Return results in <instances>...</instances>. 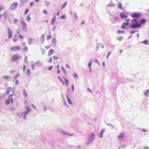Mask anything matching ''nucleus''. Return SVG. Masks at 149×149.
Segmentation results:
<instances>
[{
	"instance_id": "39448f33",
	"label": "nucleus",
	"mask_w": 149,
	"mask_h": 149,
	"mask_svg": "<svg viewBox=\"0 0 149 149\" xmlns=\"http://www.w3.org/2000/svg\"><path fill=\"white\" fill-rule=\"evenodd\" d=\"M141 26V24L138 23L134 24L131 25L130 27V28H132L133 29H138L140 28Z\"/></svg>"
},
{
	"instance_id": "72a5a7b5",
	"label": "nucleus",
	"mask_w": 149,
	"mask_h": 149,
	"mask_svg": "<svg viewBox=\"0 0 149 149\" xmlns=\"http://www.w3.org/2000/svg\"><path fill=\"white\" fill-rule=\"evenodd\" d=\"M4 9V8L3 6L0 5V11Z\"/></svg>"
},
{
	"instance_id": "1a4fd4ad",
	"label": "nucleus",
	"mask_w": 149,
	"mask_h": 149,
	"mask_svg": "<svg viewBox=\"0 0 149 149\" xmlns=\"http://www.w3.org/2000/svg\"><path fill=\"white\" fill-rule=\"evenodd\" d=\"M11 92L14 93L13 89L11 87H8L6 91V94H9Z\"/></svg>"
},
{
	"instance_id": "412c9836",
	"label": "nucleus",
	"mask_w": 149,
	"mask_h": 149,
	"mask_svg": "<svg viewBox=\"0 0 149 149\" xmlns=\"http://www.w3.org/2000/svg\"><path fill=\"white\" fill-rule=\"evenodd\" d=\"M146 20L144 19H142L140 21L141 24H142L145 22Z\"/></svg>"
},
{
	"instance_id": "6e6552de",
	"label": "nucleus",
	"mask_w": 149,
	"mask_h": 149,
	"mask_svg": "<svg viewBox=\"0 0 149 149\" xmlns=\"http://www.w3.org/2000/svg\"><path fill=\"white\" fill-rule=\"evenodd\" d=\"M141 16V14L139 13H134L131 15L132 17H138Z\"/></svg>"
},
{
	"instance_id": "c85d7f7f",
	"label": "nucleus",
	"mask_w": 149,
	"mask_h": 149,
	"mask_svg": "<svg viewBox=\"0 0 149 149\" xmlns=\"http://www.w3.org/2000/svg\"><path fill=\"white\" fill-rule=\"evenodd\" d=\"M123 39V38L122 37H120L118 38L117 39L119 41H121Z\"/></svg>"
},
{
	"instance_id": "7ed1b4c3",
	"label": "nucleus",
	"mask_w": 149,
	"mask_h": 149,
	"mask_svg": "<svg viewBox=\"0 0 149 149\" xmlns=\"http://www.w3.org/2000/svg\"><path fill=\"white\" fill-rule=\"evenodd\" d=\"M22 26V29L24 31L26 32L27 31V26L26 24L24 21H22L21 22Z\"/></svg>"
},
{
	"instance_id": "a19ab883",
	"label": "nucleus",
	"mask_w": 149,
	"mask_h": 149,
	"mask_svg": "<svg viewBox=\"0 0 149 149\" xmlns=\"http://www.w3.org/2000/svg\"><path fill=\"white\" fill-rule=\"evenodd\" d=\"M27 112H26L25 115H24V119H26V115L27 114Z\"/></svg>"
},
{
	"instance_id": "b1692460",
	"label": "nucleus",
	"mask_w": 149,
	"mask_h": 149,
	"mask_svg": "<svg viewBox=\"0 0 149 149\" xmlns=\"http://www.w3.org/2000/svg\"><path fill=\"white\" fill-rule=\"evenodd\" d=\"M23 94L25 97H26L27 96V93L25 89L23 90Z\"/></svg>"
},
{
	"instance_id": "ddd939ff",
	"label": "nucleus",
	"mask_w": 149,
	"mask_h": 149,
	"mask_svg": "<svg viewBox=\"0 0 149 149\" xmlns=\"http://www.w3.org/2000/svg\"><path fill=\"white\" fill-rule=\"evenodd\" d=\"M124 136V134L123 132H122L120 133L118 136V139H122L123 138Z\"/></svg>"
},
{
	"instance_id": "a878e982",
	"label": "nucleus",
	"mask_w": 149,
	"mask_h": 149,
	"mask_svg": "<svg viewBox=\"0 0 149 149\" xmlns=\"http://www.w3.org/2000/svg\"><path fill=\"white\" fill-rule=\"evenodd\" d=\"M52 36L51 35H48L47 37V40H49L50 39L52 38Z\"/></svg>"
},
{
	"instance_id": "09e8293b",
	"label": "nucleus",
	"mask_w": 149,
	"mask_h": 149,
	"mask_svg": "<svg viewBox=\"0 0 149 149\" xmlns=\"http://www.w3.org/2000/svg\"><path fill=\"white\" fill-rule=\"evenodd\" d=\"M111 53V52H109L108 53V54L107 56V58H108V57L109 56V55H110V54Z\"/></svg>"
},
{
	"instance_id": "bb28decb",
	"label": "nucleus",
	"mask_w": 149,
	"mask_h": 149,
	"mask_svg": "<svg viewBox=\"0 0 149 149\" xmlns=\"http://www.w3.org/2000/svg\"><path fill=\"white\" fill-rule=\"evenodd\" d=\"M56 19V17L54 16V17L52 19V24H53L54 23V22L55 20Z\"/></svg>"
},
{
	"instance_id": "4be33fe9",
	"label": "nucleus",
	"mask_w": 149,
	"mask_h": 149,
	"mask_svg": "<svg viewBox=\"0 0 149 149\" xmlns=\"http://www.w3.org/2000/svg\"><path fill=\"white\" fill-rule=\"evenodd\" d=\"M56 40L55 38H53L52 40V42L54 44H55L56 42Z\"/></svg>"
},
{
	"instance_id": "79ce46f5",
	"label": "nucleus",
	"mask_w": 149,
	"mask_h": 149,
	"mask_svg": "<svg viewBox=\"0 0 149 149\" xmlns=\"http://www.w3.org/2000/svg\"><path fill=\"white\" fill-rule=\"evenodd\" d=\"M43 13L47 14V11L45 10H44L43 11Z\"/></svg>"
},
{
	"instance_id": "393cba45",
	"label": "nucleus",
	"mask_w": 149,
	"mask_h": 149,
	"mask_svg": "<svg viewBox=\"0 0 149 149\" xmlns=\"http://www.w3.org/2000/svg\"><path fill=\"white\" fill-rule=\"evenodd\" d=\"M67 98L68 102L70 104H71V101L70 99L69 98L68 95H67Z\"/></svg>"
},
{
	"instance_id": "4d7b16f0",
	"label": "nucleus",
	"mask_w": 149,
	"mask_h": 149,
	"mask_svg": "<svg viewBox=\"0 0 149 149\" xmlns=\"http://www.w3.org/2000/svg\"><path fill=\"white\" fill-rule=\"evenodd\" d=\"M135 32H136V31H132L131 32L130 34H132L133 33H135Z\"/></svg>"
},
{
	"instance_id": "f704fd0d",
	"label": "nucleus",
	"mask_w": 149,
	"mask_h": 149,
	"mask_svg": "<svg viewBox=\"0 0 149 149\" xmlns=\"http://www.w3.org/2000/svg\"><path fill=\"white\" fill-rule=\"evenodd\" d=\"M30 18L29 16H27L26 18V20L27 21H29L30 20Z\"/></svg>"
},
{
	"instance_id": "0eeeda50",
	"label": "nucleus",
	"mask_w": 149,
	"mask_h": 149,
	"mask_svg": "<svg viewBox=\"0 0 149 149\" xmlns=\"http://www.w3.org/2000/svg\"><path fill=\"white\" fill-rule=\"evenodd\" d=\"M8 35V38L9 39H11L12 36L13 32L9 28L7 29Z\"/></svg>"
},
{
	"instance_id": "f3484780",
	"label": "nucleus",
	"mask_w": 149,
	"mask_h": 149,
	"mask_svg": "<svg viewBox=\"0 0 149 149\" xmlns=\"http://www.w3.org/2000/svg\"><path fill=\"white\" fill-rule=\"evenodd\" d=\"M104 130H102L101 132H100L99 134V136L100 137L102 138V137L103 133L104 132Z\"/></svg>"
},
{
	"instance_id": "69168bd1",
	"label": "nucleus",
	"mask_w": 149,
	"mask_h": 149,
	"mask_svg": "<svg viewBox=\"0 0 149 149\" xmlns=\"http://www.w3.org/2000/svg\"><path fill=\"white\" fill-rule=\"evenodd\" d=\"M32 106L33 108H36V107H35V106L34 105H33V104H32Z\"/></svg>"
},
{
	"instance_id": "bf43d9fd",
	"label": "nucleus",
	"mask_w": 149,
	"mask_h": 149,
	"mask_svg": "<svg viewBox=\"0 0 149 149\" xmlns=\"http://www.w3.org/2000/svg\"><path fill=\"white\" fill-rule=\"evenodd\" d=\"M65 15H64L63 16H61V18L62 19H63V18H65Z\"/></svg>"
},
{
	"instance_id": "603ef678",
	"label": "nucleus",
	"mask_w": 149,
	"mask_h": 149,
	"mask_svg": "<svg viewBox=\"0 0 149 149\" xmlns=\"http://www.w3.org/2000/svg\"><path fill=\"white\" fill-rule=\"evenodd\" d=\"M88 91L90 92H91V89L89 88H88L87 89Z\"/></svg>"
},
{
	"instance_id": "774afa93",
	"label": "nucleus",
	"mask_w": 149,
	"mask_h": 149,
	"mask_svg": "<svg viewBox=\"0 0 149 149\" xmlns=\"http://www.w3.org/2000/svg\"><path fill=\"white\" fill-rule=\"evenodd\" d=\"M34 1L35 2H38L39 1V0H35Z\"/></svg>"
},
{
	"instance_id": "cd10ccee",
	"label": "nucleus",
	"mask_w": 149,
	"mask_h": 149,
	"mask_svg": "<svg viewBox=\"0 0 149 149\" xmlns=\"http://www.w3.org/2000/svg\"><path fill=\"white\" fill-rule=\"evenodd\" d=\"M3 16L6 19L7 17V15L6 13H4L3 14Z\"/></svg>"
},
{
	"instance_id": "13d9d810",
	"label": "nucleus",
	"mask_w": 149,
	"mask_h": 149,
	"mask_svg": "<svg viewBox=\"0 0 149 149\" xmlns=\"http://www.w3.org/2000/svg\"><path fill=\"white\" fill-rule=\"evenodd\" d=\"M18 83V81L17 80L15 82V84L16 85H17Z\"/></svg>"
},
{
	"instance_id": "052dcab7",
	"label": "nucleus",
	"mask_w": 149,
	"mask_h": 149,
	"mask_svg": "<svg viewBox=\"0 0 149 149\" xmlns=\"http://www.w3.org/2000/svg\"><path fill=\"white\" fill-rule=\"evenodd\" d=\"M13 41L14 42H15V41H16L17 40V39L16 38H13Z\"/></svg>"
},
{
	"instance_id": "e2e57ef3",
	"label": "nucleus",
	"mask_w": 149,
	"mask_h": 149,
	"mask_svg": "<svg viewBox=\"0 0 149 149\" xmlns=\"http://www.w3.org/2000/svg\"><path fill=\"white\" fill-rule=\"evenodd\" d=\"M91 136H92L93 137H94V134L93 133H92L91 134Z\"/></svg>"
},
{
	"instance_id": "dca6fc26",
	"label": "nucleus",
	"mask_w": 149,
	"mask_h": 149,
	"mask_svg": "<svg viewBox=\"0 0 149 149\" xmlns=\"http://www.w3.org/2000/svg\"><path fill=\"white\" fill-rule=\"evenodd\" d=\"M92 61L91 60H90L88 63V66L90 69H91V65H92Z\"/></svg>"
},
{
	"instance_id": "423d86ee",
	"label": "nucleus",
	"mask_w": 149,
	"mask_h": 149,
	"mask_svg": "<svg viewBox=\"0 0 149 149\" xmlns=\"http://www.w3.org/2000/svg\"><path fill=\"white\" fill-rule=\"evenodd\" d=\"M18 3L17 2H14L10 6V9L11 10H14L17 8Z\"/></svg>"
},
{
	"instance_id": "a211bd4d",
	"label": "nucleus",
	"mask_w": 149,
	"mask_h": 149,
	"mask_svg": "<svg viewBox=\"0 0 149 149\" xmlns=\"http://www.w3.org/2000/svg\"><path fill=\"white\" fill-rule=\"evenodd\" d=\"M144 44L145 45H148V40H144L143 42Z\"/></svg>"
},
{
	"instance_id": "f03ea898",
	"label": "nucleus",
	"mask_w": 149,
	"mask_h": 149,
	"mask_svg": "<svg viewBox=\"0 0 149 149\" xmlns=\"http://www.w3.org/2000/svg\"><path fill=\"white\" fill-rule=\"evenodd\" d=\"M21 49V48L20 47L18 46H13L10 48V50L13 52L20 51Z\"/></svg>"
},
{
	"instance_id": "6ab92c4d",
	"label": "nucleus",
	"mask_w": 149,
	"mask_h": 149,
	"mask_svg": "<svg viewBox=\"0 0 149 149\" xmlns=\"http://www.w3.org/2000/svg\"><path fill=\"white\" fill-rule=\"evenodd\" d=\"M3 78L6 80H8L9 79V76L7 75L4 76L3 77Z\"/></svg>"
},
{
	"instance_id": "680f3d73",
	"label": "nucleus",
	"mask_w": 149,
	"mask_h": 149,
	"mask_svg": "<svg viewBox=\"0 0 149 149\" xmlns=\"http://www.w3.org/2000/svg\"><path fill=\"white\" fill-rule=\"evenodd\" d=\"M45 22L46 23H47L48 22V20H45L43 22Z\"/></svg>"
},
{
	"instance_id": "c9c22d12",
	"label": "nucleus",
	"mask_w": 149,
	"mask_h": 149,
	"mask_svg": "<svg viewBox=\"0 0 149 149\" xmlns=\"http://www.w3.org/2000/svg\"><path fill=\"white\" fill-rule=\"evenodd\" d=\"M52 61V58L51 57L50 58H49V59H48V62H49V63H51Z\"/></svg>"
},
{
	"instance_id": "864d4df0",
	"label": "nucleus",
	"mask_w": 149,
	"mask_h": 149,
	"mask_svg": "<svg viewBox=\"0 0 149 149\" xmlns=\"http://www.w3.org/2000/svg\"><path fill=\"white\" fill-rule=\"evenodd\" d=\"M33 4V2H31L30 4V6L31 7L32 6Z\"/></svg>"
},
{
	"instance_id": "f257e3e1",
	"label": "nucleus",
	"mask_w": 149,
	"mask_h": 149,
	"mask_svg": "<svg viewBox=\"0 0 149 149\" xmlns=\"http://www.w3.org/2000/svg\"><path fill=\"white\" fill-rule=\"evenodd\" d=\"M5 103L7 105H8L10 103H13V95L12 94H11L9 95L7 99L5 101Z\"/></svg>"
},
{
	"instance_id": "de8ad7c7",
	"label": "nucleus",
	"mask_w": 149,
	"mask_h": 149,
	"mask_svg": "<svg viewBox=\"0 0 149 149\" xmlns=\"http://www.w3.org/2000/svg\"><path fill=\"white\" fill-rule=\"evenodd\" d=\"M26 65H25L24 66V67H23V71L24 72V70L26 68Z\"/></svg>"
},
{
	"instance_id": "5701e85b",
	"label": "nucleus",
	"mask_w": 149,
	"mask_h": 149,
	"mask_svg": "<svg viewBox=\"0 0 149 149\" xmlns=\"http://www.w3.org/2000/svg\"><path fill=\"white\" fill-rule=\"evenodd\" d=\"M28 50V49L27 47H25L23 49V52H27Z\"/></svg>"
},
{
	"instance_id": "6e6d98bb",
	"label": "nucleus",
	"mask_w": 149,
	"mask_h": 149,
	"mask_svg": "<svg viewBox=\"0 0 149 149\" xmlns=\"http://www.w3.org/2000/svg\"><path fill=\"white\" fill-rule=\"evenodd\" d=\"M19 74H18L17 75H16L15 76V78H17L19 76Z\"/></svg>"
},
{
	"instance_id": "3c124183",
	"label": "nucleus",
	"mask_w": 149,
	"mask_h": 149,
	"mask_svg": "<svg viewBox=\"0 0 149 149\" xmlns=\"http://www.w3.org/2000/svg\"><path fill=\"white\" fill-rule=\"evenodd\" d=\"M19 37L20 38H23V36L21 35H19Z\"/></svg>"
},
{
	"instance_id": "4468645a",
	"label": "nucleus",
	"mask_w": 149,
	"mask_h": 149,
	"mask_svg": "<svg viewBox=\"0 0 149 149\" xmlns=\"http://www.w3.org/2000/svg\"><path fill=\"white\" fill-rule=\"evenodd\" d=\"M26 73L27 76H29L31 74V71L30 69H28L26 71Z\"/></svg>"
},
{
	"instance_id": "aec40b11",
	"label": "nucleus",
	"mask_w": 149,
	"mask_h": 149,
	"mask_svg": "<svg viewBox=\"0 0 149 149\" xmlns=\"http://www.w3.org/2000/svg\"><path fill=\"white\" fill-rule=\"evenodd\" d=\"M67 2H65L62 5V6L61 7V9H63L67 5Z\"/></svg>"
},
{
	"instance_id": "a18cd8bd",
	"label": "nucleus",
	"mask_w": 149,
	"mask_h": 149,
	"mask_svg": "<svg viewBox=\"0 0 149 149\" xmlns=\"http://www.w3.org/2000/svg\"><path fill=\"white\" fill-rule=\"evenodd\" d=\"M26 109L29 111H30V109L29 107H26Z\"/></svg>"
},
{
	"instance_id": "20e7f679",
	"label": "nucleus",
	"mask_w": 149,
	"mask_h": 149,
	"mask_svg": "<svg viewBox=\"0 0 149 149\" xmlns=\"http://www.w3.org/2000/svg\"><path fill=\"white\" fill-rule=\"evenodd\" d=\"M21 58V56L19 55H13L11 58L12 60L14 62H15L18 60L19 59Z\"/></svg>"
},
{
	"instance_id": "49530a36",
	"label": "nucleus",
	"mask_w": 149,
	"mask_h": 149,
	"mask_svg": "<svg viewBox=\"0 0 149 149\" xmlns=\"http://www.w3.org/2000/svg\"><path fill=\"white\" fill-rule=\"evenodd\" d=\"M118 33H124V31H118Z\"/></svg>"
},
{
	"instance_id": "ea45409f",
	"label": "nucleus",
	"mask_w": 149,
	"mask_h": 149,
	"mask_svg": "<svg viewBox=\"0 0 149 149\" xmlns=\"http://www.w3.org/2000/svg\"><path fill=\"white\" fill-rule=\"evenodd\" d=\"M50 47V46H46L45 47V48L46 49H48Z\"/></svg>"
},
{
	"instance_id": "9b49d317",
	"label": "nucleus",
	"mask_w": 149,
	"mask_h": 149,
	"mask_svg": "<svg viewBox=\"0 0 149 149\" xmlns=\"http://www.w3.org/2000/svg\"><path fill=\"white\" fill-rule=\"evenodd\" d=\"M120 16L121 18L122 19L126 18L127 17V15H125V14L123 13H121L120 14Z\"/></svg>"
},
{
	"instance_id": "2f4dec72",
	"label": "nucleus",
	"mask_w": 149,
	"mask_h": 149,
	"mask_svg": "<svg viewBox=\"0 0 149 149\" xmlns=\"http://www.w3.org/2000/svg\"><path fill=\"white\" fill-rule=\"evenodd\" d=\"M17 19H14L13 20V23L14 24H16L17 22Z\"/></svg>"
},
{
	"instance_id": "338daca9",
	"label": "nucleus",
	"mask_w": 149,
	"mask_h": 149,
	"mask_svg": "<svg viewBox=\"0 0 149 149\" xmlns=\"http://www.w3.org/2000/svg\"><path fill=\"white\" fill-rule=\"evenodd\" d=\"M32 68L33 69H34V67L33 65H32Z\"/></svg>"
},
{
	"instance_id": "c756f323",
	"label": "nucleus",
	"mask_w": 149,
	"mask_h": 149,
	"mask_svg": "<svg viewBox=\"0 0 149 149\" xmlns=\"http://www.w3.org/2000/svg\"><path fill=\"white\" fill-rule=\"evenodd\" d=\"M118 8L120 9H122V5L120 3H119L118 4Z\"/></svg>"
},
{
	"instance_id": "7c9ffc66",
	"label": "nucleus",
	"mask_w": 149,
	"mask_h": 149,
	"mask_svg": "<svg viewBox=\"0 0 149 149\" xmlns=\"http://www.w3.org/2000/svg\"><path fill=\"white\" fill-rule=\"evenodd\" d=\"M53 58L55 60H57L58 58V57L57 56H53Z\"/></svg>"
},
{
	"instance_id": "f8f14e48",
	"label": "nucleus",
	"mask_w": 149,
	"mask_h": 149,
	"mask_svg": "<svg viewBox=\"0 0 149 149\" xmlns=\"http://www.w3.org/2000/svg\"><path fill=\"white\" fill-rule=\"evenodd\" d=\"M54 53V50L52 49L49 50L48 52V56H50L52 55Z\"/></svg>"
},
{
	"instance_id": "e433bc0d",
	"label": "nucleus",
	"mask_w": 149,
	"mask_h": 149,
	"mask_svg": "<svg viewBox=\"0 0 149 149\" xmlns=\"http://www.w3.org/2000/svg\"><path fill=\"white\" fill-rule=\"evenodd\" d=\"M41 37L42 39H43V40H44L45 37L44 34H42L41 36Z\"/></svg>"
},
{
	"instance_id": "9d476101",
	"label": "nucleus",
	"mask_w": 149,
	"mask_h": 149,
	"mask_svg": "<svg viewBox=\"0 0 149 149\" xmlns=\"http://www.w3.org/2000/svg\"><path fill=\"white\" fill-rule=\"evenodd\" d=\"M129 23L128 22H124L122 26V28L123 29H126V27L129 24Z\"/></svg>"
},
{
	"instance_id": "c03bdc74",
	"label": "nucleus",
	"mask_w": 149,
	"mask_h": 149,
	"mask_svg": "<svg viewBox=\"0 0 149 149\" xmlns=\"http://www.w3.org/2000/svg\"><path fill=\"white\" fill-rule=\"evenodd\" d=\"M58 79H59V80H60V81H61L62 83H63V81L61 79V78L60 77H58Z\"/></svg>"
},
{
	"instance_id": "4c0bfd02",
	"label": "nucleus",
	"mask_w": 149,
	"mask_h": 149,
	"mask_svg": "<svg viewBox=\"0 0 149 149\" xmlns=\"http://www.w3.org/2000/svg\"><path fill=\"white\" fill-rule=\"evenodd\" d=\"M73 76L74 77H75V78H77L78 77L77 75L76 74H74L73 75Z\"/></svg>"
},
{
	"instance_id": "2eb2a0df",
	"label": "nucleus",
	"mask_w": 149,
	"mask_h": 149,
	"mask_svg": "<svg viewBox=\"0 0 149 149\" xmlns=\"http://www.w3.org/2000/svg\"><path fill=\"white\" fill-rule=\"evenodd\" d=\"M149 94V89L147 90L144 93V95L147 97L148 96V94Z\"/></svg>"
},
{
	"instance_id": "37998d69",
	"label": "nucleus",
	"mask_w": 149,
	"mask_h": 149,
	"mask_svg": "<svg viewBox=\"0 0 149 149\" xmlns=\"http://www.w3.org/2000/svg\"><path fill=\"white\" fill-rule=\"evenodd\" d=\"M74 18L76 19L77 18V14L76 13H74Z\"/></svg>"
},
{
	"instance_id": "58836bf2",
	"label": "nucleus",
	"mask_w": 149,
	"mask_h": 149,
	"mask_svg": "<svg viewBox=\"0 0 149 149\" xmlns=\"http://www.w3.org/2000/svg\"><path fill=\"white\" fill-rule=\"evenodd\" d=\"M28 11V9H26V10L25 11V12L24 14V15H26Z\"/></svg>"
},
{
	"instance_id": "0e129e2a",
	"label": "nucleus",
	"mask_w": 149,
	"mask_h": 149,
	"mask_svg": "<svg viewBox=\"0 0 149 149\" xmlns=\"http://www.w3.org/2000/svg\"><path fill=\"white\" fill-rule=\"evenodd\" d=\"M133 21H134L135 22H137V20H136L135 19H133Z\"/></svg>"
},
{
	"instance_id": "5fc2aeb1",
	"label": "nucleus",
	"mask_w": 149,
	"mask_h": 149,
	"mask_svg": "<svg viewBox=\"0 0 149 149\" xmlns=\"http://www.w3.org/2000/svg\"><path fill=\"white\" fill-rule=\"evenodd\" d=\"M84 24V21H83L80 24L81 25H82V24Z\"/></svg>"
},
{
	"instance_id": "473e14b6",
	"label": "nucleus",
	"mask_w": 149,
	"mask_h": 149,
	"mask_svg": "<svg viewBox=\"0 0 149 149\" xmlns=\"http://www.w3.org/2000/svg\"><path fill=\"white\" fill-rule=\"evenodd\" d=\"M65 83L66 85V86H68V81L65 78Z\"/></svg>"
},
{
	"instance_id": "8fccbe9b",
	"label": "nucleus",
	"mask_w": 149,
	"mask_h": 149,
	"mask_svg": "<svg viewBox=\"0 0 149 149\" xmlns=\"http://www.w3.org/2000/svg\"><path fill=\"white\" fill-rule=\"evenodd\" d=\"M52 66H49V68H48V70H50L51 69H52Z\"/></svg>"
}]
</instances>
